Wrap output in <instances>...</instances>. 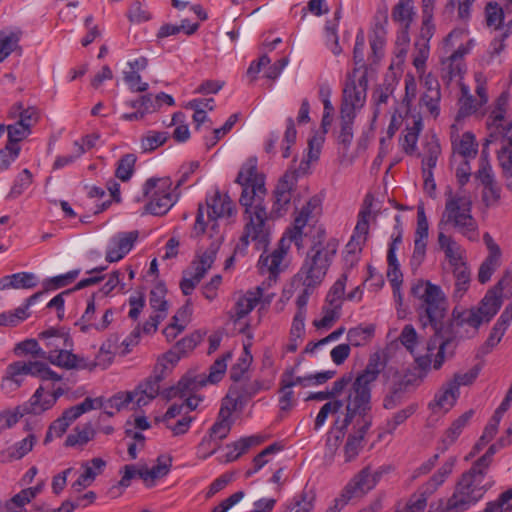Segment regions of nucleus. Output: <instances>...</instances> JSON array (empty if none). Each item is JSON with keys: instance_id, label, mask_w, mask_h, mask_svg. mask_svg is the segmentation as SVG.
I'll use <instances>...</instances> for the list:
<instances>
[{"instance_id": "1", "label": "nucleus", "mask_w": 512, "mask_h": 512, "mask_svg": "<svg viewBox=\"0 0 512 512\" xmlns=\"http://www.w3.org/2000/svg\"><path fill=\"white\" fill-rule=\"evenodd\" d=\"M236 182L242 187L239 203L244 208V227L234 253L244 255L250 242L260 250L270 241L268 215L264 205L267 190L264 175L258 171L257 158L247 159L237 175Z\"/></svg>"}, {"instance_id": "2", "label": "nucleus", "mask_w": 512, "mask_h": 512, "mask_svg": "<svg viewBox=\"0 0 512 512\" xmlns=\"http://www.w3.org/2000/svg\"><path fill=\"white\" fill-rule=\"evenodd\" d=\"M338 246V240L328 237L322 226L313 228L311 244L304 262L291 281L293 292L297 295V311L293 320H304L308 299L323 282Z\"/></svg>"}, {"instance_id": "3", "label": "nucleus", "mask_w": 512, "mask_h": 512, "mask_svg": "<svg viewBox=\"0 0 512 512\" xmlns=\"http://www.w3.org/2000/svg\"><path fill=\"white\" fill-rule=\"evenodd\" d=\"M320 212V200L316 197L311 198L297 212L293 226L289 228L280 239L278 246L270 254H262L258 261V269L262 275H267L269 281H276L278 275L286 268L285 259L287 257L292 242L300 248L304 228L310 220Z\"/></svg>"}, {"instance_id": "4", "label": "nucleus", "mask_w": 512, "mask_h": 512, "mask_svg": "<svg viewBox=\"0 0 512 512\" xmlns=\"http://www.w3.org/2000/svg\"><path fill=\"white\" fill-rule=\"evenodd\" d=\"M474 45V39L468 38V31L463 28L453 29L442 40L440 77L446 85L453 81L461 82L467 70L464 58Z\"/></svg>"}, {"instance_id": "5", "label": "nucleus", "mask_w": 512, "mask_h": 512, "mask_svg": "<svg viewBox=\"0 0 512 512\" xmlns=\"http://www.w3.org/2000/svg\"><path fill=\"white\" fill-rule=\"evenodd\" d=\"M488 472L473 463L456 482L452 495L447 498L446 509L449 512H464L478 503L495 485L493 476Z\"/></svg>"}, {"instance_id": "6", "label": "nucleus", "mask_w": 512, "mask_h": 512, "mask_svg": "<svg viewBox=\"0 0 512 512\" xmlns=\"http://www.w3.org/2000/svg\"><path fill=\"white\" fill-rule=\"evenodd\" d=\"M472 204V197L468 191H447L445 208L437 225L438 230L446 231V227L451 225L469 240H478V224L472 215Z\"/></svg>"}, {"instance_id": "7", "label": "nucleus", "mask_w": 512, "mask_h": 512, "mask_svg": "<svg viewBox=\"0 0 512 512\" xmlns=\"http://www.w3.org/2000/svg\"><path fill=\"white\" fill-rule=\"evenodd\" d=\"M359 71L360 69H354L352 73L347 75L343 88L340 114H345L347 118L349 114L356 116V113L361 110L366 103L368 88L367 72L363 71L358 75Z\"/></svg>"}, {"instance_id": "8", "label": "nucleus", "mask_w": 512, "mask_h": 512, "mask_svg": "<svg viewBox=\"0 0 512 512\" xmlns=\"http://www.w3.org/2000/svg\"><path fill=\"white\" fill-rule=\"evenodd\" d=\"M413 296L422 300L428 320H442L448 311V300L440 286L419 280L411 288Z\"/></svg>"}, {"instance_id": "9", "label": "nucleus", "mask_w": 512, "mask_h": 512, "mask_svg": "<svg viewBox=\"0 0 512 512\" xmlns=\"http://www.w3.org/2000/svg\"><path fill=\"white\" fill-rule=\"evenodd\" d=\"M169 178H149L143 185V196L149 199L145 206L146 212L161 216L166 214L175 204L170 191Z\"/></svg>"}, {"instance_id": "10", "label": "nucleus", "mask_w": 512, "mask_h": 512, "mask_svg": "<svg viewBox=\"0 0 512 512\" xmlns=\"http://www.w3.org/2000/svg\"><path fill=\"white\" fill-rule=\"evenodd\" d=\"M371 386L361 381L354 380L349 389L346 399V415L341 422V429H346L356 416L365 420H370L368 416L371 411Z\"/></svg>"}, {"instance_id": "11", "label": "nucleus", "mask_w": 512, "mask_h": 512, "mask_svg": "<svg viewBox=\"0 0 512 512\" xmlns=\"http://www.w3.org/2000/svg\"><path fill=\"white\" fill-rule=\"evenodd\" d=\"M102 407L103 403L101 398L92 399L87 397L80 404L65 409L62 415L50 424L45 435L44 443L47 444L51 442L53 437H61L67 431L70 424L84 413Z\"/></svg>"}, {"instance_id": "12", "label": "nucleus", "mask_w": 512, "mask_h": 512, "mask_svg": "<svg viewBox=\"0 0 512 512\" xmlns=\"http://www.w3.org/2000/svg\"><path fill=\"white\" fill-rule=\"evenodd\" d=\"M382 473L372 472L369 467L360 470L343 488L337 503L346 506L351 500L363 497L371 491L378 483Z\"/></svg>"}, {"instance_id": "13", "label": "nucleus", "mask_w": 512, "mask_h": 512, "mask_svg": "<svg viewBox=\"0 0 512 512\" xmlns=\"http://www.w3.org/2000/svg\"><path fill=\"white\" fill-rule=\"evenodd\" d=\"M233 411L225 402L222 403L217 421L210 428L209 435L205 436L199 445L200 450H208L203 458L214 454L220 447V441L228 436L231 430L230 417Z\"/></svg>"}, {"instance_id": "14", "label": "nucleus", "mask_w": 512, "mask_h": 512, "mask_svg": "<svg viewBox=\"0 0 512 512\" xmlns=\"http://www.w3.org/2000/svg\"><path fill=\"white\" fill-rule=\"evenodd\" d=\"M273 295V293L266 292L265 283L246 292H239L234 296L233 311L239 319L244 318L258 305L260 306L259 310L269 306Z\"/></svg>"}, {"instance_id": "15", "label": "nucleus", "mask_w": 512, "mask_h": 512, "mask_svg": "<svg viewBox=\"0 0 512 512\" xmlns=\"http://www.w3.org/2000/svg\"><path fill=\"white\" fill-rule=\"evenodd\" d=\"M268 389H270L269 382L259 379L253 381L242 380L233 383L229 387L224 400L229 403V408L236 411L243 408L260 391Z\"/></svg>"}, {"instance_id": "16", "label": "nucleus", "mask_w": 512, "mask_h": 512, "mask_svg": "<svg viewBox=\"0 0 512 512\" xmlns=\"http://www.w3.org/2000/svg\"><path fill=\"white\" fill-rule=\"evenodd\" d=\"M419 384L415 374L410 372L401 373L397 370L393 372V379L388 392L383 398V408L386 410L395 409L403 403L405 394Z\"/></svg>"}, {"instance_id": "17", "label": "nucleus", "mask_w": 512, "mask_h": 512, "mask_svg": "<svg viewBox=\"0 0 512 512\" xmlns=\"http://www.w3.org/2000/svg\"><path fill=\"white\" fill-rule=\"evenodd\" d=\"M373 196L367 194L363 201V206L358 214L357 224L354 232L345 246L348 253L360 255L362 248L367 240L369 233V219L372 214Z\"/></svg>"}, {"instance_id": "18", "label": "nucleus", "mask_w": 512, "mask_h": 512, "mask_svg": "<svg viewBox=\"0 0 512 512\" xmlns=\"http://www.w3.org/2000/svg\"><path fill=\"white\" fill-rule=\"evenodd\" d=\"M235 324H241L238 330L246 336V340L243 342V353L237 359L236 363L231 366L229 371V377L233 383L240 382L245 379V375L253 361V357L250 353V347L252 346L253 341L252 326L250 322H235Z\"/></svg>"}, {"instance_id": "19", "label": "nucleus", "mask_w": 512, "mask_h": 512, "mask_svg": "<svg viewBox=\"0 0 512 512\" xmlns=\"http://www.w3.org/2000/svg\"><path fill=\"white\" fill-rule=\"evenodd\" d=\"M138 236L137 230L115 234L107 244L105 252L106 261L114 263L122 260L131 251Z\"/></svg>"}, {"instance_id": "20", "label": "nucleus", "mask_w": 512, "mask_h": 512, "mask_svg": "<svg viewBox=\"0 0 512 512\" xmlns=\"http://www.w3.org/2000/svg\"><path fill=\"white\" fill-rule=\"evenodd\" d=\"M347 275L343 274L330 288L323 306L321 320H336L342 316L341 310L345 302L344 292Z\"/></svg>"}, {"instance_id": "21", "label": "nucleus", "mask_w": 512, "mask_h": 512, "mask_svg": "<svg viewBox=\"0 0 512 512\" xmlns=\"http://www.w3.org/2000/svg\"><path fill=\"white\" fill-rule=\"evenodd\" d=\"M27 375L32 376V361H16L10 363L1 381V390L11 394L21 387Z\"/></svg>"}, {"instance_id": "22", "label": "nucleus", "mask_w": 512, "mask_h": 512, "mask_svg": "<svg viewBox=\"0 0 512 512\" xmlns=\"http://www.w3.org/2000/svg\"><path fill=\"white\" fill-rule=\"evenodd\" d=\"M161 381L162 375L155 373L140 382L135 389L131 391L135 408L148 405L159 395Z\"/></svg>"}, {"instance_id": "23", "label": "nucleus", "mask_w": 512, "mask_h": 512, "mask_svg": "<svg viewBox=\"0 0 512 512\" xmlns=\"http://www.w3.org/2000/svg\"><path fill=\"white\" fill-rule=\"evenodd\" d=\"M206 385L204 376H183L175 386H171L162 391V396L171 400L173 398H185L186 396L194 395L197 391Z\"/></svg>"}, {"instance_id": "24", "label": "nucleus", "mask_w": 512, "mask_h": 512, "mask_svg": "<svg viewBox=\"0 0 512 512\" xmlns=\"http://www.w3.org/2000/svg\"><path fill=\"white\" fill-rule=\"evenodd\" d=\"M291 177L284 175L275 187L273 196L274 201L271 208L270 216L278 218L287 213L292 199V183Z\"/></svg>"}, {"instance_id": "25", "label": "nucleus", "mask_w": 512, "mask_h": 512, "mask_svg": "<svg viewBox=\"0 0 512 512\" xmlns=\"http://www.w3.org/2000/svg\"><path fill=\"white\" fill-rule=\"evenodd\" d=\"M208 217L212 220L217 218H232L237 214V208L228 194H221L216 190L214 194L206 201Z\"/></svg>"}, {"instance_id": "26", "label": "nucleus", "mask_w": 512, "mask_h": 512, "mask_svg": "<svg viewBox=\"0 0 512 512\" xmlns=\"http://www.w3.org/2000/svg\"><path fill=\"white\" fill-rule=\"evenodd\" d=\"M456 323L457 326H461L465 322H429V324L432 326V329L435 332V339L433 340L434 347H431V344H428V351H432L435 348L436 342L439 338H441V341L439 342V346L437 348V353L435 354L434 360H433V368L438 370L442 367L444 361H445V349L447 346L451 344V339L449 337L444 338V336L441 335V330L444 328V326L447 324L448 326H453V324ZM474 328H479L480 324L482 322H467Z\"/></svg>"}, {"instance_id": "27", "label": "nucleus", "mask_w": 512, "mask_h": 512, "mask_svg": "<svg viewBox=\"0 0 512 512\" xmlns=\"http://www.w3.org/2000/svg\"><path fill=\"white\" fill-rule=\"evenodd\" d=\"M437 242L450 267L466 262L465 249L452 236L447 235L445 231L438 230Z\"/></svg>"}, {"instance_id": "28", "label": "nucleus", "mask_w": 512, "mask_h": 512, "mask_svg": "<svg viewBox=\"0 0 512 512\" xmlns=\"http://www.w3.org/2000/svg\"><path fill=\"white\" fill-rule=\"evenodd\" d=\"M507 281L503 278L493 289L486 293L478 308L480 316L476 320H481V317L490 319L496 315L502 304V291Z\"/></svg>"}, {"instance_id": "29", "label": "nucleus", "mask_w": 512, "mask_h": 512, "mask_svg": "<svg viewBox=\"0 0 512 512\" xmlns=\"http://www.w3.org/2000/svg\"><path fill=\"white\" fill-rule=\"evenodd\" d=\"M451 143L453 151L464 159L474 158L478 152V144L472 132H465L461 137L457 135L456 125L451 126Z\"/></svg>"}, {"instance_id": "30", "label": "nucleus", "mask_w": 512, "mask_h": 512, "mask_svg": "<svg viewBox=\"0 0 512 512\" xmlns=\"http://www.w3.org/2000/svg\"><path fill=\"white\" fill-rule=\"evenodd\" d=\"M423 129L422 118L419 115H413L407 118L406 133L400 139L401 147L406 154L412 155L417 150L419 134Z\"/></svg>"}, {"instance_id": "31", "label": "nucleus", "mask_w": 512, "mask_h": 512, "mask_svg": "<svg viewBox=\"0 0 512 512\" xmlns=\"http://www.w3.org/2000/svg\"><path fill=\"white\" fill-rule=\"evenodd\" d=\"M39 338L44 341L49 350L71 348L73 345L72 339L64 327L46 329L39 334Z\"/></svg>"}, {"instance_id": "32", "label": "nucleus", "mask_w": 512, "mask_h": 512, "mask_svg": "<svg viewBox=\"0 0 512 512\" xmlns=\"http://www.w3.org/2000/svg\"><path fill=\"white\" fill-rule=\"evenodd\" d=\"M172 466V458L169 456L160 455L157 458V463L150 469H138V476L146 483L148 487L153 485L155 479L166 476Z\"/></svg>"}, {"instance_id": "33", "label": "nucleus", "mask_w": 512, "mask_h": 512, "mask_svg": "<svg viewBox=\"0 0 512 512\" xmlns=\"http://www.w3.org/2000/svg\"><path fill=\"white\" fill-rule=\"evenodd\" d=\"M385 366L386 361L383 359L381 353L375 352L370 355L365 369L358 374L355 379L371 386V384L377 380Z\"/></svg>"}, {"instance_id": "34", "label": "nucleus", "mask_w": 512, "mask_h": 512, "mask_svg": "<svg viewBox=\"0 0 512 512\" xmlns=\"http://www.w3.org/2000/svg\"><path fill=\"white\" fill-rule=\"evenodd\" d=\"M473 414V410H468L452 422L451 426L445 431L442 437V452L447 450L448 447H450L458 439L463 429L469 423Z\"/></svg>"}, {"instance_id": "35", "label": "nucleus", "mask_w": 512, "mask_h": 512, "mask_svg": "<svg viewBox=\"0 0 512 512\" xmlns=\"http://www.w3.org/2000/svg\"><path fill=\"white\" fill-rule=\"evenodd\" d=\"M415 15L414 0H398L391 13L393 21L406 28H410Z\"/></svg>"}, {"instance_id": "36", "label": "nucleus", "mask_w": 512, "mask_h": 512, "mask_svg": "<svg viewBox=\"0 0 512 512\" xmlns=\"http://www.w3.org/2000/svg\"><path fill=\"white\" fill-rule=\"evenodd\" d=\"M45 296V292H38L30 296L26 303L14 309L12 312L0 314V320H25L30 317H39L32 307L36 302Z\"/></svg>"}, {"instance_id": "37", "label": "nucleus", "mask_w": 512, "mask_h": 512, "mask_svg": "<svg viewBox=\"0 0 512 512\" xmlns=\"http://www.w3.org/2000/svg\"><path fill=\"white\" fill-rule=\"evenodd\" d=\"M166 289L163 284L155 286L149 294V304L156 314L151 316V320L164 319L167 316L169 304L165 299Z\"/></svg>"}, {"instance_id": "38", "label": "nucleus", "mask_w": 512, "mask_h": 512, "mask_svg": "<svg viewBox=\"0 0 512 512\" xmlns=\"http://www.w3.org/2000/svg\"><path fill=\"white\" fill-rule=\"evenodd\" d=\"M460 91L461 96L459 98L458 104V118H464L470 116L476 112H478L482 107H484L480 101L475 98L471 93L470 89L467 85L460 83Z\"/></svg>"}, {"instance_id": "39", "label": "nucleus", "mask_w": 512, "mask_h": 512, "mask_svg": "<svg viewBox=\"0 0 512 512\" xmlns=\"http://www.w3.org/2000/svg\"><path fill=\"white\" fill-rule=\"evenodd\" d=\"M96 435V431L90 422L85 423L82 426H76L72 433H70L66 440V447H83L89 441L93 440Z\"/></svg>"}, {"instance_id": "40", "label": "nucleus", "mask_w": 512, "mask_h": 512, "mask_svg": "<svg viewBox=\"0 0 512 512\" xmlns=\"http://www.w3.org/2000/svg\"><path fill=\"white\" fill-rule=\"evenodd\" d=\"M459 395L460 391L456 389V386H453L450 382H447L443 389L435 395L434 401L429 404V407L431 409H435V407H437L439 409L448 411L454 406Z\"/></svg>"}, {"instance_id": "41", "label": "nucleus", "mask_w": 512, "mask_h": 512, "mask_svg": "<svg viewBox=\"0 0 512 512\" xmlns=\"http://www.w3.org/2000/svg\"><path fill=\"white\" fill-rule=\"evenodd\" d=\"M262 442V438L257 435L242 437L238 441L228 444L226 448L229 450L226 454V461L233 462L241 455L245 454L251 447Z\"/></svg>"}, {"instance_id": "42", "label": "nucleus", "mask_w": 512, "mask_h": 512, "mask_svg": "<svg viewBox=\"0 0 512 512\" xmlns=\"http://www.w3.org/2000/svg\"><path fill=\"white\" fill-rule=\"evenodd\" d=\"M46 401V393L44 392V388L40 386L36 389L30 399L21 405V410L24 411L26 415H41L43 412L52 408V406H47L45 404Z\"/></svg>"}, {"instance_id": "43", "label": "nucleus", "mask_w": 512, "mask_h": 512, "mask_svg": "<svg viewBox=\"0 0 512 512\" xmlns=\"http://www.w3.org/2000/svg\"><path fill=\"white\" fill-rule=\"evenodd\" d=\"M206 273L207 271L204 268L193 261L180 282L183 294L186 296L190 295Z\"/></svg>"}, {"instance_id": "44", "label": "nucleus", "mask_w": 512, "mask_h": 512, "mask_svg": "<svg viewBox=\"0 0 512 512\" xmlns=\"http://www.w3.org/2000/svg\"><path fill=\"white\" fill-rule=\"evenodd\" d=\"M10 117L17 119V122L31 128L39 121V112L35 107L24 108L22 103H16L11 107Z\"/></svg>"}, {"instance_id": "45", "label": "nucleus", "mask_w": 512, "mask_h": 512, "mask_svg": "<svg viewBox=\"0 0 512 512\" xmlns=\"http://www.w3.org/2000/svg\"><path fill=\"white\" fill-rule=\"evenodd\" d=\"M372 422L370 420H365V423L361 425L358 430L357 435H349L344 446L345 453V461L350 462L358 455L360 450V444L367 432L370 428Z\"/></svg>"}, {"instance_id": "46", "label": "nucleus", "mask_w": 512, "mask_h": 512, "mask_svg": "<svg viewBox=\"0 0 512 512\" xmlns=\"http://www.w3.org/2000/svg\"><path fill=\"white\" fill-rule=\"evenodd\" d=\"M375 334V326L371 323L359 324L347 333V339L353 346H362L369 342Z\"/></svg>"}, {"instance_id": "47", "label": "nucleus", "mask_w": 512, "mask_h": 512, "mask_svg": "<svg viewBox=\"0 0 512 512\" xmlns=\"http://www.w3.org/2000/svg\"><path fill=\"white\" fill-rule=\"evenodd\" d=\"M35 443L36 437L34 434L30 433L26 438L10 446L6 451L2 453V455L5 456L9 461L19 460L32 450Z\"/></svg>"}, {"instance_id": "48", "label": "nucleus", "mask_w": 512, "mask_h": 512, "mask_svg": "<svg viewBox=\"0 0 512 512\" xmlns=\"http://www.w3.org/2000/svg\"><path fill=\"white\" fill-rule=\"evenodd\" d=\"M441 155V146L435 136L426 139L423 149L422 168L434 169Z\"/></svg>"}, {"instance_id": "49", "label": "nucleus", "mask_w": 512, "mask_h": 512, "mask_svg": "<svg viewBox=\"0 0 512 512\" xmlns=\"http://www.w3.org/2000/svg\"><path fill=\"white\" fill-rule=\"evenodd\" d=\"M20 32H0V63L3 62L11 53L21 50Z\"/></svg>"}, {"instance_id": "50", "label": "nucleus", "mask_w": 512, "mask_h": 512, "mask_svg": "<svg viewBox=\"0 0 512 512\" xmlns=\"http://www.w3.org/2000/svg\"><path fill=\"white\" fill-rule=\"evenodd\" d=\"M232 358V351H227L218 357L209 368V374L204 379L207 383L216 384L222 380L226 371L227 363Z\"/></svg>"}, {"instance_id": "51", "label": "nucleus", "mask_w": 512, "mask_h": 512, "mask_svg": "<svg viewBox=\"0 0 512 512\" xmlns=\"http://www.w3.org/2000/svg\"><path fill=\"white\" fill-rule=\"evenodd\" d=\"M455 465V459L449 458L442 466L433 474L426 485V493L432 494L436 491L452 473Z\"/></svg>"}, {"instance_id": "52", "label": "nucleus", "mask_w": 512, "mask_h": 512, "mask_svg": "<svg viewBox=\"0 0 512 512\" xmlns=\"http://www.w3.org/2000/svg\"><path fill=\"white\" fill-rule=\"evenodd\" d=\"M490 134L486 139V144L498 143L500 146L512 147V122L503 125V123L489 128Z\"/></svg>"}, {"instance_id": "53", "label": "nucleus", "mask_w": 512, "mask_h": 512, "mask_svg": "<svg viewBox=\"0 0 512 512\" xmlns=\"http://www.w3.org/2000/svg\"><path fill=\"white\" fill-rule=\"evenodd\" d=\"M168 139V133L164 131L149 130L140 139L142 152H152L162 146Z\"/></svg>"}, {"instance_id": "54", "label": "nucleus", "mask_w": 512, "mask_h": 512, "mask_svg": "<svg viewBox=\"0 0 512 512\" xmlns=\"http://www.w3.org/2000/svg\"><path fill=\"white\" fill-rule=\"evenodd\" d=\"M394 88L391 84H381L375 88L372 93V103L374 105L373 119L375 120L381 113L382 106L387 105L392 96Z\"/></svg>"}, {"instance_id": "55", "label": "nucleus", "mask_w": 512, "mask_h": 512, "mask_svg": "<svg viewBox=\"0 0 512 512\" xmlns=\"http://www.w3.org/2000/svg\"><path fill=\"white\" fill-rule=\"evenodd\" d=\"M69 348H61L57 350H48L46 354V358L53 365L63 367L66 369H73L74 363L76 360V355L68 350Z\"/></svg>"}, {"instance_id": "56", "label": "nucleus", "mask_w": 512, "mask_h": 512, "mask_svg": "<svg viewBox=\"0 0 512 512\" xmlns=\"http://www.w3.org/2000/svg\"><path fill=\"white\" fill-rule=\"evenodd\" d=\"M418 409L417 403H411L405 408L395 412L386 421L385 431L389 434L394 433L398 426L403 424L408 418H410Z\"/></svg>"}, {"instance_id": "57", "label": "nucleus", "mask_w": 512, "mask_h": 512, "mask_svg": "<svg viewBox=\"0 0 512 512\" xmlns=\"http://www.w3.org/2000/svg\"><path fill=\"white\" fill-rule=\"evenodd\" d=\"M508 106V93L502 92L494 103V107L488 117V128L501 124L505 118Z\"/></svg>"}, {"instance_id": "58", "label": "nucleus", "mask_w": 512, "mask_h": 512, "mask_svg": "<svg viewBox=\"0 0 512 512\" xmlns=\"http://www.w3.org/2000/svg\"><path fill=\"white\" fill-rule=\"evenodd\" d=\"M33 182V175L29 169H23L15 178L7 195L9 199L18 198Z\"/></svg>"}, {"instance_id": "59", "label": "nucleus", "mask_w": 512, "mask_h": 512, "mask_svg": "<svg viewBox=\"0 0 512 512\" xmlns=\"http://www.w3.org/2000/svg\"><path fill=\"white\" fill-rule=\"evenodd\" d=\"M385 30L383 25L376 24L373 35L370 37V47L372 51L373 62H377L384 54L386 43Z\"/></svg>"}, {"instance_id": "60", "label": "nucleus", "mask_w": 512, "mask_h": 512, "mask_svg": "<svg viewBox=\"0 0 512 512\" xmlns=\"http://www.w3.org/2000/svg\"><path fill=\"white\" fill-rule=\"evenodd\" d=\"M136 161L137 157L135 154L128 153L123 155L117 163L115 176L121 181L129 180L134 173Z\"/></svg>"}, {"instance_id": "61", "label": "nucleus", "mask_w": 512, "mask_h": 512, "mask_svg": "<svg viewBox=\"0 0 512 512\" xmlns=\"http://www.w3.org/2000/svg\"><path fill=\"white\" fill-rule=\"evenodd\" d=\"M485 18L488 27L498 30L504 21L503 8L497 2H489L485 7Z\"/></svg>"}, {"instance_id": "62", "label": "nucleus", "mask_w": 512, "mask_h": 512, "mask_svg": "<svg viewBox=\"0 0 512 512\" xmlns=\"http://www.w3.org/2000/svg\"><path fill=\"white\" fill-rule=\"evenodd\" d=\"M355 115L349 114V117L345 114H340V132L338 135V142L347 148L350 146L353 140V122Z\"/></svg>"}, {"instance_id": "63", "label": "nucleus", "mask_w": 512, "mask_h": 512, "mask_svg": "<svg viewBox=\"0 0 512 512\" xmlns=\"http://www.w3.org/2000/svg\"><path fill=\"white\" fill-rule=\"evenodd\" d=\"M441 97V91H429L423 92L420 98L421 105L427 109L433 118H437L440 114Z\"/></svg>"}, {"instance_id": "64", "label": "nucleus", "mask_w": 512, "mask_h": 512, "mask_svg": "<svg viewBox=\"0 0 512 512\" xmlns=\"http://www.w3.org/2000/svg\"><path fill=\"white\" fill-rule=\"evenodd\" d=\"M430 54L429 44L424 42H415V49L413 53V65L416 68L417 72L420 74H424L426 61Z\"/></svg>"}]
</instances>
